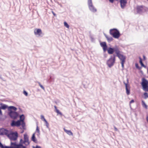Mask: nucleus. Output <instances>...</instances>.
Wrapping results in <instances>:
<instances>
[{
  "mask_svg": "<svg viewBox=\"0 0 148 148\" xmlns=\"http://www.w3.org/2000/svg\"><path fill=\"white\" fill-rule=\"evenodd\" d=\"M100 44L102 48L103 52H105L107 51L109 54H112L115 52L116 55L120 50L119 47L117 45H115L114 47H109L108 48L105 42H100Z\"/></svg>",
  "mask_w": 148,
  "mask_h": 148,
  "instance_id": "nucleus-1",
  "label": "nucleus"
},
{
  "mask_svg": "<svg viewBox=\"0 0 148 148\" xmlns=\"http://www.w3.org/2000/svg\"><path fill=\"white\" fill-rule=\"evenodd\" d=\"M24 144L25 145L26 142L23 139H21L20 140V143L18 144L16 142H11L10 145L9 146L3 145L0 141V148H27V147L23 145Z\"/></svg>",
  "mask_w": 148,
  "mask_h": 148,
  "instance_id": "nucleus-2",
  "label": "nucleus"
},
{
  "mask_svg": "<svg viewBox=\"0 0 148 148\" xmlns=\"http://www.w3.org/2000/svg\"><path fill=\"white\" fill-rule=\"evenodd\" d=\"M7 136L10 139L11 142L12 141H15L17 140L18 134L16 132H14L9 131Z\"/></svg>",
  "mask_w": 148,
  "mask_h": 148,
  "instance_id": "nucleus-3",
  "label": "nucleus"
},
{
  "mask_svg": "<svg viewBox=\"0 0 148 148\" xmlns=\"http://www.w3.org/2000/svg\"><path fill=\"white\" fill-rule=\"evenodd\" d=\"M110 34L114 38L116 39L119 38L121 35L119 30L116 28L110 29Z\"/></svg>",
  "mask_w": 148,
  "mask_h": 148,
  "instance_id": "nucleus-4",
  "label": "nucleus"
},
{
  "mask_svg": "<svg viewBox=\"0 0 148 148\" xmlns=\"http://www.w3.org/2000/svg\"><path fill=\"white\" fill-rule=\"evenodd\" d=\"M116 55L113 54L110 56V58L107 60L106 64L109 68H111L114 65L116 60Z\"/></svg>",
  "mask_w": 148,
  "mask_h": 148,
  "instance_id": "nucleus-5",
  "label": "nucleus"
},
{
  "mask_svg": "<svg viewBox=\"0 0 148 148\" xmlns=\"http://www.w3.org/2000/svg\"><path fill=\"white\" fill-rule=\"evenodd\" d=\"M8 115L11 119H16L17 118L19 114L16 111H10L8 112Z\"/></svg>",
  "mask_w": 148,
  "mask_h": 148,
  "instance_id": "nucleus-6",
  "label": "nucleus"
},
{
  "mask_svg": "<svg viewBox=\"0 0 148 148\" xmlns=\"http://www.w3.org/2000/svg\"><path fill=\"white\" fill-rule=\"evenodd\" d=\"M88 4L90 10L93 12L97 11V9L92 5V0H88Z\"/></svg>",
  "mask_w": 148,
  "mask_h": 148,
  "instance_id": "nucleus-7",
  "label": "nucleus"
},
{
  "mask_svg": "<svg viewBox=\"0 0 148 148\" xmlns=\"http://www.w3.org/2000/svg\"><path fill=\"white\" fill-rule=\"evenodd\" d=\"M121 51H119L118 53L116 55V56L118 57L121 61V62H125L126 59V57L123 55L121 54Z\"/></svg>",
  "mask_w": 148,
  "mask_h": 148,
  "instance_id": "nucleus-8",
  "label": "nucleus"
},
{
  "mask_svg": "<svg viewBox=\"0 0 148 148\" xmlns=\"http://www.w3.org/2000/svg\"><path fill=\"white\" fill-rule=\"evenodd\" d=\"M123 83L125 86L126 93L127 95H129L130 94V86L128 84V79H127V83L125 82Z\"/></svg>",
  "mask_w": 148,
  "mask_h": 148,
  "instance_id": "nucleus-9",
  "label": "nucleus"
},
{
  "mask_svg": "<svg viewBox=\"0 0 148 148\" xmlns=\"http://www.w3.org/2000/svg\"><path fill=\"white\" fill-rule=\"evenodd\" d=\"M21 125V121L18 120L16 121L14 120H12L11 123V126L12 127L16 126L19 127Z\"/></svg>",
  "mask_w": 148,
  "mask_h": 148,
  "instance_id": "nucleus-10",
  "label": "nucleus"
},
{
  "mask_svg": "<svg viewBox=\"0 0 148 148\" xmlns=\"http://www.w3.org/2000/svg\"><path fill=\"white\" fill-rule=\"evenodd\" d=\"M9 130L7 129L2 128H0V136L5 135L7 136Z\"/></svg>",
  "mask_w": 148,
  "mask_h": 148,
  "instance_id": "nucleus-11",
  "label": "nucleus"
},
{
  "mask_svg": "<svg viewBox=\"0 0 148 148\" xmlns=\"http://www.w3.org/2000/svg\"><path fill=\"white\" fill-rule=\"evenodd\" d=\"M34 32L35 35L38 36H41L42 33V30L40 29H35Z\"/></svg>",
  "mask_w": 148,
  "mask_h": 148,
  "instance_id": "nucleus-12",
  "label": "nucleus"
},
{
  "mask_svg": "<svg viewBox=\"0 0 148 148\" xmlns=\"http://www.w3.org/2000/svg\"><path fill=\"white\" fill-rule=\"evenodd\" d=\"M143 6H137L136 7L137 12V13L140 14L143 12Z\"/></svg>",
  "mask_w": 148,
  "mask_h": 148,
  "instance_id": "nucleus-13",
  "label": "nucleus"
},
{
  "mask_svg": "<svg viewBox=\"0 0 148 148\" xmlns=\"http://www.w3.org/2000/svg\"><path fill=\"white\" fill-rule=\"evenodd\" d=\"M120 2L121 8L123 9L127 3L126 0H120Z\"/></svg>",
  "mask_w": 148,
  "mask_h": 148,
  "instance_id": "nucleus-14",
  "label": "nucleus"
},
{
  "mask_svg": "<svg viewBox=\"0 0 148 148\" xmlns=\"http://www.w3.org/2000/svg\"><path fill=\"white\" fill-rule=\"evenodd\" d=\"M24 140L26 143H27V144H25V145H29L30 143L29 141V137L28 135L26 134H25L24 135Z\"/></svg>",
  "mask_w": 148,
  "mask_h": 148,
  "instance_id": "nucleus-15",
  "label": "nucleus"
},
{
  "mask_svg": "<svg viewBox=\"0 0 148 148\" xmlns=\"http://www.w3.org/2000/svg\"><path fill=\"white\" fill-rule=\"evenodd\" d=\"M8 106L6 104L2 103H0V108L2 110H5L7 108L8 109Z\"/></svg>",
  "mask_w": 148,
  "mask_h": 148,
  "instance_id": "nucleus-16",
  "label": "nucleus"
},
{
  "mask_svg": "<svg viewBox=\"0 0 148 148\" xmlns=\"http://www.w3.org/2000/svg\"><path fill=\"white\" fill-rule=\"evenodd\" d=\"M142 86L148 85V81L145 78H143L142 79V82L141 83Z\"/></svg>",
  "mask_w": 148,
  "mask_h": 148,
  "instance_id": "nucleus-17",
  "label": "nucleus"
},
{
  "mask_svg": "<svg viewBox=\"0 0 148 148\" xmlns=\"http://www.w3.org/2000/svg\"><path fill=\"white\" fill-rule=\"evenodd\" d=\"M12 110H13V111H16L17 110V108L13 106H8V112L10 111H12Z\"/></svg>",
  "mask_w": 148,
  "mask_h": 148,
  "instance_id": "nucleus-18",
  "label": "nucleus"
},
{
  "mask_svg": "<svg viewBox=\"0 0 148 148\" xmlns=\"http://www.w3.org/2000/svg\"><path fill=\"white\" fill-rule=\"evenodd\" d=\"M31 139L32 141L35 143H37L38 142L37 140L36 139L35 137V133H34L32 134L31 138Z\"/></svg>",
  "mask_w": 148,
  "mask_h": 148,
  "instance_id": "nucleus-19",
  "label": "nucleus"
},
{
  "mask_svg": "<svg viewBox=\"0 0 148 148\" xmlns=\"http://www.w3.org/2000/svg\"><path fill=\"white\" fill-rule=\"evenodd\" d=\"M105 36L109 42H110L113 39L112 37L109 36L106 34H105Z\"/></svg>",
  "mask_w": 148,
  "mask_h": 148,
  "instance_id": "nucleus-20",
  "label": "nucleus"
},
{
  "mask_svg": "<svg viewBox=\"0 0 148 148\" xmlns=\"http://www.w3.org/2000/svg\"><path fill=\"white\" fill-rule=\"evenodd\" d=\"M139 62L140 64L141 65V67H143L145 68H146V66L145 65L143 62L142 58L140 57H139Z\"/></svg>",
  "mask_w": 148,
  "mask_h": 148,
  "instance_id": "nucleus-21",
  "label": "nucleus"
},
{
  "mask_svg": "<svg viewBox=\"0 0 148 148\" xmlns=\"http://www.w3.org/2000/svg\"><path fill=\"white\" fill-rule=\"evenodd\" d=\"M64 132L66 133L68 135L71 136V135H73V133L71 132V131L70 130H67L65 128H64Z\"/></svg>",
  "mask_w": 148,
  "mask_h": 148,
  "instance_id": "nucleus-22",
  "label": "nucleus"
},
{
  "mask_svg": "<svg viewBox=\"0 0 148 148\" xmlns=\"http://www.w3.org/2000/svg\"><path fill=\"white\" fill-rule=\"evenodd\" d=\"M143 89L145 91H148V85L142 86Z\"/></svg>",
  "mask_w": 148,
  "mask_h": 148,
  "instance_id": "nucleus-23",
  "label": "nucleus"
},
{
  "mask_svg": "<svg viewBox=\"0 0 148 148\" xmlns=\"http://www.w3.org/2000/svg\"><path fill=\"white\" fill-rule=\"evenodd\" d=\"M25 118L24 115L23 114H22L20 115V119L18 120H20V121L21 122V121H24Z\"/></svg>",
  "mask_w": 148,
  "mask_h": 148,
  "instance_id": "nucleus-24",
  "label": "nucleus"
},
{
  "mask_svg": "<svg viewBox=\"0 0 148 148\" xmlns=\"http://www.w3.org/2000/svg\"><path fill=\"white\" fill-rule=\"evenodd\" d=\"M142 102L143 106L147 109V106L145 101L143 100H142Z\"/></svg>",
  "mask_w": 148,
  "mask_h": 148,
  "instance_id": "nucleus-25",
  "label": "nucleus"
},
{
  "mask_svg": "<svg viewBox=\"0 0 148 148\" xmlns=\"http://www.w3.org/2000/svg\"><path fill=\"white\" fill-rule=\"evenodd\" d=\"M135 67L136 68V69H137L140 70L142 69V67H140L139 66V65L138 63H136L135 64Z\"/></svg>",
  "mask_w": 148,
  "mask_h": 148,
  "instance_id": "nucleus-26",
  "label": "nucleus"
},
{
  "mask_svg": "<svg viewBox=\"0 0 148 148\" xmlns=\"http://www.w3.org/2000/svg\"><path fill=\"white\" fill-rule=\"evenodd\" d=\"M64 26L66 28H69V25L68 24V23L66 21L64 22Z\"/></svg>",
  "mask_w": 148,
  "mask_h": 148,
  "instance_id": "nucleus-27",
  "label": "nucleus"
},
{
  "mask_svg": "<svg viewBox=\"0 0 148 148\" xmlns=\"http://www.w3.org/2000/svg\"><path fill=\"white\" fill-rule=\"evenodd\" d=\"M22 122V124H21V125H22L23 129H24V127L25 126V123L24 121H21Z\"/></svg>",
  "mask_w": 148,
  "mask_h": 148,
  "instance_id": "nucleus-28",
  "label": "nucleus"
},
{
  "mask_svg": "<svg viewBox=\"0 0 148 148\" xmlns=\"http://www.w3.org/2000/svg\"><path fill=\"white\" fill-rule=\"evenodd\" d=\"M56 112L58 114H60V115H62V112H60L58 109L56 110Z\"/></svg>",
  "mask_w": 148,
  "mask_h": 148,
  "instance_id": "nucleus-29",
  "label": "nucleus"
},
{
  "mask_svg": "<svg viewBox=\"0 0 148 148\" xmlns=\"http://www.w3.org/2000/svg\"><path fill=\"white\" fill-rule=\"evenodd\" d=\"M144 95L145 96V99L148 97V94L147 92H145L144 93Z\"/></svg>",
  "mask_w": 148,
  "mask_h": 148,
  "instance_id": "nucleus-30",
  "label": "nucleus"
},
{
  "mask_svg": "<svg viewBox=\"0 0 148 148\" xmlns=\"http://www.w3.org/2000/svg\"><path fill=\"white\" fill-rule=\"evenodd\" d=\"M38 83L39 85L40 86L42 89H43V90H45V88L44 87L42 84H40V82H38Z\"/></svg>",
  "mask_w": 148,
  "mask_h": 148,
  "instance_id": "nucleus-31",
  "label": "nucleus"
},
{
  "mask_svg": "<svg viewBox=\"0 0 148 148\" xmlns=\"http://www.w3.org/2000/svg\"><path fill=\"white\" fill-rule=\"evenodd\" d=\"M125 62H121V66L122 68V70H123L124 69V64L125 63Z\"/></svg>",
  "mask_w": 148,
  "mask_h": 148,
  "instance_id": "nucleus-32",
  "label": "nucleus"
},
{
  "mask_svg": "<svg viewBox=\"0 0 148 148\" xmlns=\"http://www.w3.org/2000/svg\"><path fill=\"white\" fill-rule=\"evenodd\" d=\"M45 124H46V125L47 127L48 128V129H49V123H48V122L47 121H46V122H45Z\"/></svg>",
  "mask_w": 148,
  "mask_h": 148,
  "instance_id": "nucleus-33",
  "label": "nucleus"
},
{
  "mask_svg": "<svg viewBox=\"0 0 148 148\" xmlns=\"http://www.w3.org/2000/svg\"><path fill=\"white\" fill-rule=\"evenodd\" d=\"M23 93L26 96H27L28 95V93L26 91L24 90L23 92Z\"/></svg>",
  "mask_w": 148,
  "mask_h": 148,
  "instance_id": "nucleus-34",
  "label": "nucleus"
},
{
  "mask_svg": "<svg viewBox=\"0 0 148 148\" xmlns=\"http://www.w3.org/2000/svg\"><path fill=\"white\" fill-rule=\"evenodd\" d=\"M36 131L37 132V133L40 132L39 129L38 128V126H37L36 128Z\"/></svg>",
  "mask_w": 148,
  "mask_h": 148,
  "instance_id": "nucleus-35",
  "label": "nucleus"
},
{
  "mask_svg": "<svg viewBox=\"0 0 148 148\" xmlns=\"http://www.w3.org/2000/svg\"><path fill=\"white\" fill-rule=\"evenodd\" d=\"M90 38L92 42H93L94 40V38L91 35L90 36Z\"/></svg>",
  "mask_w": 148,
  "mask_h": 148,
  "instance_id": "nucleus-36",
  "label": "nucleus"
},
{
  "mask_svg": "<svg viewBox=\"0 0 148 148\" xmlns=\"http://www.w3.org/2000/svg\"><path fill=\"white\" fill-rule=\"evenodd\" d=\"M33 148H41V147L38 145H36V147L33 146Z\"/></svg>",
  "mask_w": 148,
  "mask_h": 148,
  "instance_id": "nucleus-37",
  "label": "nucleus"
},
{
  "mask_svg": "<svg viewBox=\"0 0 148 148\" xmlns=\"http://www.w3.org/2000/svg\"><path fill=\"white\" fill-rule=\"evenodd\" d=\"M114 127L115 131H118V129L115 127V126H114Z\"/></svg>",
  "mask_w": 148,
  "mask_h": 148,
  "instance_id": "nucleus-38",
  "label": "nucleus"
},
{
  "mask_svg": "<svg viewBox=\"0 0 148 148\" xmlns=\"http://www.w3.org/2000/svg\"><path fill=\"white\" fill-rule=\"evenodd\" d=\"M45 118L44 116L43 115H41V119L42 120L43 119H44Z\"/></svg>",
  "mask_w": 148,
  "mask_h": 148,
  "instance_id": "nucleus-39",
  "label": "nucleus"
},
{
  "mask_svg": "<svg viewBox=\"0 0 148 148\" xmlns=\"http://www.w3.org/2000/svg\"><path fill=\"white\" fill-rule=\"evenodd\" d=\"M134 102V99H132V100H131L130 101V103H132Z\"/></svg>",
  "mask_w": 148,
  "mask_h": 148,
  "instance_id": "nucleus-40",
  "label": "nucleus"
},
{
  "mask_svg": "<svg viewBox=\"0 0 148 148\" xmlns=\"http://www.w3.org/2000/svg\"><path fill=\"white\" fill-rule=\"evenodd\" d=\"M143 60H146V57L145 55H143Z\"/></svg>",
  "mask_w": 148,
  "mask_h": 148,
  "instance_id": "nucleus-41",
  "label": "nucleus"
},
{
  "mask_svg": "<svg viewBox=\"0 0 148 148\" xmlns=\"http://www.w3.org/2000/svg\"><path fill=\"white\" fill-rule=\"evenodd\" d=\"M1 110V109L0 108V115H2L3 114Z\"/></svg>",
  "mask_w": 148,
  "mask_h": 148,
  "instance_id": "nucleus-42",
  "label": "nucleus"
},
{
  "mask_svg": "<svg viewBox=\"0 0 148 148\" xmlns=\"http://www.w3.org/2000/svg\"><path fill=\"white\" fill-rule=\"evenodd\" d=\"M52 13L54 16H56V14L53 11H52Z\"/></svg>",
  "mask_w": 148,
  "mask_h": 148,
  "instance_id": "nucleus-43",
  "label": "nucleus"
},
{
  "mask_svg": "<svg viewBox=\"0 0 148 148\" xmlns=\"http://www.w3.org/2000/svg\"><path fill=\"white\" fill-rule=\"evenodd\" d=\"M49 79L51 81H53V79L51 76L50 77Z\"/></svg>",
  "mask_w": 148,
  "mask_h": 148,
  "instance_id": "nucleus-44",
  "label": "nucleus"
},
{
  "mask_svg": "<svg viewBox=\"0 0 148 148\" xmlns=\"http://www.w3.org/2000/svg\"><path fill=\"white\" fill-rule=\"evenodd\" d=\"M42 121H43L45 122L46 121H47L46 120V119L45 118L43 119L42 120Z\"/></svg>",
  "mask_w": 148,
  "mask_h": 148,
  "instance_id": "nucleus-45",
  "label": "nucleus"
},
{
  "mask_svg": "<svg viewBox=\"0 0 148 148\" xmlns=\"http://www.w3.org/2000/svg\"><path fill=\"white\" fill-rule=\"evenodd\" d=\"M40 135V132L37 133V134L36 135L38 136H39Z\"/></svg>",
  "mask_w": 148,
  "mask_h": 148,
  "instance_id": "nucleus-46",
  "label": "nucleus"
},
{
  "mask_svg": "<svg viewBox=\"0 0 148 148\" xmlns=\"http://www.w3.org/2000/svg\"><path fill=\"white\" fill-rule=\"evenodd\" d=\"M140 72L141 73L143 74V72L142 70H140Z\"/></svg>",
  "mask_w": 148,
  "mask_h": 148,
  "instance_id": "nucleus-47",
  "label": "nucleus"
},
{
  "mask_svg": "<svg viewBox=\"0 0 148 148\" xmlns=\"http://www.w3.org/2000/svg\"><path fill=\"white\" fill-rule=\"evenodd\" d=\"M54 108H55V109L56 110L57 109V107L56 106H54Z\"/></svg>",
  "mask_w": 148,
  "mask_h": 148,
  "instance_id": "nucleus-48",
  "label": "nucleus"
},
{
  "mask_svg": "<svg viewBox=\"0 0 148 148\" xmlns=\"http://www.w3.org/2000/svg\"><path fill=\"white\" fill-rule=\"evenodd\" d=\"M19 109L20 110H21V108H19Z\"/></svg>",
  "mask_w": 148,
  "mask_h": 148,
  "instance_id": "nucleus-49",
  "label": "nucleus"
},
{
  "mask_svg": "<svg viewBox=\"0 0 148 148\" xmlns=\"http://www.w3.org/2000/svg\"><path fill=\"white\" fill-rule=\"evenodd\" d=\"M147 73L148 74V69H147Z\"/></svg>",
  "mask_w": 148,
  "mask_h": 148,
  "instance_id": "nucleus-50",
  "label": "nucleus"
},
{
  "mask_svg": "<svg viewBox=\"0 0 148 148\" xmlns=\"http://www.w3.org/2000/svg\"><path fill=\"white\" fill-rule=\"evenodd\" d=\"M0 79H1L2 78V77H1V76H0Z\"/></svg>",
  "mask_w": 148,
  "mask_h": 148,
  "instance_id": "nucleus-51",
  "label": "nucleus"
}]
</instances>
